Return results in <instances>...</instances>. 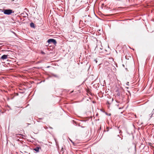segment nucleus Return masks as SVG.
Instances as JSON below:
<instances>
[{
    "label": "nucleus",
    "instance_id": "423d86ee",
    "mask_svg": "<svg viewBox=\"0 0 154 154\" xmlns=\"http://www.w3.org/2000/svg\"><path fill=\"white\" fill-rule=\"evenodd\" d=\"M30 26L31 27L35 28L34 24L33 23H30Z\"/></svg>",
    "mask_w": 154,
    "mask_h": 154
},
{
    "label": "nucleus",
    "instance_id": "ddd939ff",
    "mask_svg": "<svg viewBox=\"0 0 154 154\" xmlns=\"http://www.w3.org/2000/svg\"><path fill=\"white\" fill-rule=\"evenodd\" d=\"M113 101V98H112V100H111V102H112V101Z\"/></svg>",
    "mask_w": 154,
    "mask_h": 154
},
{
    "label": "nucleus",
    "instance_id": "9b49d317",
    "mask_svg": "<svg viewBox=\"0 0 154 154\" xmlns=\"http://www.w3.org/2000/svg\"><path fill=\"white\" fill-rule=\"evenodd\" d=\"M117 95H118V96H120V93H118V94H117Z\"/></svg>",
    "mask_w": 154,
    "mask_h": 154
},
{
    "label": "nucleus",
    "instance_id": "2eb2a0df",
    "mask_svg": "<svg viewBox=\"0 0 154 154\" xmlns=\"http://www.w3.org/2000/svg\"><path fill=\"white\" fill-rule=\"evenodd\" d=\"M49 67H50V66H47V68H49Z\"/></svg>",
    "mask_w": 154,
    "mask_h": 154
},
{
    "label": "nucleus",
    "instance_id": "20e7f679",
    "mask_svg": "<svg viewBox=\"0 0 154 154\" xmlns=\"http://www.w3.org/2000/svg\"><path fill=\"white\" fill-rule=\"evenodd\" d=\"M8 56L7 55H4L2 56L1 59L2 60L6 59L7 58Z\"/></svg>",
    "mask_w": 154,
    "mask_h": 154
},
{
    "label": "nucleus",
    "instance_id": "1a4fd4ad",
    "mask_svg": "<svg viewBox=\"0 0 154 154\" xmlns=\"http://www.w3.org/2000/svg\"><path fill=\"white\" fill-rule=\"evenodd\" d=\"M151 114H152V115L151 116H150L151 117V116L153 115L154 114V109H153V111H152V112L151 113Z\"/></svg>",
    "mask_w": 154,
    "mask_h": 154
},
{
    "label": "nucleus",
    "instance_id": "f3484780",
    "mask_svg": "<svg viewBox=\"0 0 154 154\" xmlns=\"http://www.w3.org/2000/svg\"><path fill=\"white\" fill-rule=\"evenodd\" d=\"M117 1H119V0H116Z\"/></svg>",
    "mask_w": 154,
    "mask_h": 154
},
{
    "label": "nucleus",
    "instance_id": "0eeeda50",
    "mask_svg": "<svg viewBox=\"0 0 154 154\" xmlns=\"http://www.w3.org/2000/svg\"><path fill=\"white\" fill-rule=\"evenodd\" d=\"M106 104L107 105H109L110 104H111V103L109 102V101H107Z\"/></svg>",
    "mask_w": 154,
    "mask_h": 154
},
{
    "label": "nucleus",
    "instance_id": "6e6552de",
    "mask_svg": "<svg viewBox=\"0 0 154 154\" xmlns=\"http://www.w3.org/2000/svg\"><path fill=\"white\" fill-rule=\"evenodd\" d=\"M53 76L56 78H58V76L57 75L54 74H53Z\"/></svg>",
    "mask_w": 154,
    "mask_h": 154
},
{
    "label": "nucleus",
    "instance_id": "7ed1b4c3",
    "mask_svg": "<svg viewBox=\"0 0 154 154\" xmlns=\"http://www.w3.org/2000/svg\"><path fill=\"white\" fill-rule=\"evenodd\" d=\"M85 22H88L91 21V18L90 17L89 15L88 16H85Z\"/></svg>",
    "mask_w": 154,
    "mask_h": 154
},
{
    "label": "nucleus",
    "instance_id": "f8f14e48",
    "mask_svg": "<svg viewBox=\"0 0 154 154\" xmlns=\"http://www.w3.org/2000/svg\"><path fill=\"white\" fill-rule=\"evenodd\" d=\"M42 53L43 54H45V53L43 52H42Z\"/></svg>",
    "mask_w": 154,
    "mask_h": 154
},
{
    "label": "nucleus",
    "instance_id": "f03ea898",
    "mask_svg": "<svg viewBox=\"0 0 154 154\" xmlns=\"http://www.w3.org/2000/svg\"><path fill=\"white\" fill-rule=\"evenodd\" d=\"M47 42L49 43H53L54 45H56L57 43L56 40L54 39H50L47 41Z\"/></svg>",
    "mask_w": 154,
    "mask_h": 154
},
{
    "label": "nucleus",
    "instance_id": "9d476101",
    "mask_svg": "<svg viewBox=\"0 0 154 154\" xmlns=\"http://www.w3.org/2000/svg\"><path fill=\"white\" fill-rule=\"evenodd\" d=\"M70 140L72 143H73V142H72V141L70 139H69Z\"/></svg>",
    "mask_w": 154,
    "mask_h": 154
},
{
    "label": "nucleus",
    "instance_id": "f257e3e1",
    "mask_svg": "<svg viewBox=\"0 0 154 154\" xmlns=\"http://www.w3.org/2000/svg\"><path fill=\"white\" fill-rule=\"evenodd\" d=\"M3 12L5 14L10 15L12 13V11L11 9H5Z\"/></svg>",
    "mask_w": 154,
    "mask_h": 154
},
{
    "label": "nucleus",
    "instance_id": "4468645a",
    "mask_svg": "<svg viewBox=\"0 0 154 154\" xmlns=\"http://www.w3.org/2000/svg\"><path fill=\"white\" fill-rule=\"evenodd\" d=\"M116 101L117 103H119V102H118L117 100H116Z\"/></svg>",
    "mask_w": 154,
    "mask_h": 154
},
{
    "label": "nucleus",
    "instance_id": "39448f33",
    "mask_svg": "<svg viewBox=\"0 0 154 154\" xmlns=\"http://www.w3.org/2000/svg\"><path fill=\"white\" fill-rule=\"evenodd\" d=\"M40 149H41L40 147H36L34 149V150L37 152H39V150Z\"/></svg>",
    "mask_w": 154,
    "mask_h": 154
},
{
    "label": "nucleus",
    "instance_id": "dca6fc26",
    "mask_svg": "<svg viewBox=\"0 0 154 154\" xmlns=\"http://www.w3.org/2000/svg\"><path fill=\"white\" fill-rule=\"evenodd\" d=\"M110 115H111L110 114L109 115V116H110Z\"/></svg>",
    "mask_w": 154,
    "mask_h": 154
}]
</instances>
